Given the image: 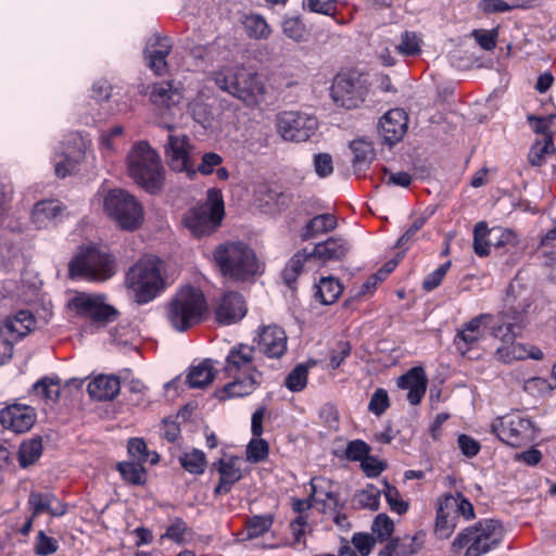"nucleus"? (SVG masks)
Segmentation results:
<instances>
[{"label":"nucleus","instance_id":"f257e3e1","mask_svg":"<svg viewBox=\"0 0 556 556\" xmlns=\"http://www.w3.org/2000/svg\"><path fill=\"white\" fill-rule=\"evenodd\" d=\"M255 348L237 343L229 350L224 365V374L230 379L215 391L220 401L243 397L252 394L262 383L263 374L254 365Z\"/></svg>","mask_w":556,"mask_h":556},{"label":"nucleus","instance_id":"f03ea898","mask_svg":"<svg viewBox=\"0 0 556 556\" xmlns=\"http://www.w3.org/2000/svg\"><path fill=\"white\" fill-rule=\"evenodd\" d=\"M213 263L220 275L233 282H250L260 273L255 252L241 241H226L213 251Z\"/></svg>","mask_w":556,"mask_h":556},{"label":"nucleus","instance_id":"7ed1b4c3","mask_svg":"<svg viewBox=\"0 0 556 556\" xmlns=\"http://www.w3.org/2000/svg\"><path fill=\"white\" fill-rule=\"evenodd\" d=\"M216 86L250 108L257 106L266 92L257 73L242 65H225L212 73Z\"/></svg>","mask_w":556,"mask_h":556},{"label":"nucleus","instance_id":"20e7f679","mask_svg":"<svg viewBox=\"0 0 556 556\" xmlns=\"http://www.w3.org/2000/svg\"><path fill=\"white\" fill-rule=\"evenodd\" d=\"M207 311L203 292L191 286L179 289L166 304L168 324L178 332H185L200 324Z\"/></svg>","mask_w":556,"mask_h":556},{"label":"nucleus","instance_id":"39448f33","mask_svg":"<svg viewBox=\"0 0 556 556\" xmlns=\"http://www.w3.org/2000/svg\"><path fill=\"white\" fill-rule=\"evenodd\" d=\"M162 262L153 255L140 257L126 273L125 286L134 293L138 304L153 301L164 289Z\"/></svg>","mask_w":556,"mask_h":556},{"label":"nucleus","instance_id":"423d86ee","mask_svg":"<svg viewBox=\"0 0 556 556\" xmlns=\"http://www.w3.org/2000/svg\"><path fill=\"white\" fill-rule=\"evenodd\" d=\"M529 304L507 305L501 313L500 323L493 327V336L502 340L496 349L495 357L503 363L525 359V345L516 343L515 339L525 326V318Z\"/></svg>","mask_w":556,"mask_h":556},{"label":"nucleus","instance_id":"0eeeda50","mask_svg":"<svg viewBox=\"0 0 556 556\" xmlns=\"http://www.w3.org/2000/svg\"><path fill=\"white\" fill-rule=\"evenodd\" d=\"M127 170L134 181L150 193L161 190L164 169L155 150L148 142L140 141L127 155Z\"/></svg>","mask_w":556,"mask_h":556},{"label":"nucleus","instance_id":"6e6552de","mask_svg":"<svg viewBox=\"0 0 556 556\" xmlns=\"http://www.w3.org/2000/svg\"><path fill=\"white\" fill-rule=\"evenodd\" d=\"M504 539L502 523L483 519L460 531L452 543L454 552L465 549L464 556H482L496 548Z\"/></svg>","mask_w":556,"mask_h":556},{"label":"nucleus","instance_id":"1a4fd4ad","mask_svg":"<svg viewBox=\"0 0 556 556\" xmlns=\"http://www.w3.org/2000/svg\"><path fill=\"white\" fill-rule=\"evenodd\" d=\"M116 260L112 254L89 245L81 247L68 264L72 278H84L89 281H106L116 274Z\"/></svg>","mask_w":556,"mask_h":556},{"label":"nucleus","instance_id":"9d476101","mask_svg":"<svg viewBox=\"0 0 556 556\" xmlns=\"http://www.w3.org/2000/svg\"><path fill=\"white\" fill-rule=\"evenodd\" d=\"M103 207L109 217L123 230L134 231L143 222L142 205L126 190H110L104 197Z\"/></svg>","mask_w":556,"mask_h":556},{"label":"nucleus","instance_id":"9b49d317","mask_svg":"<svg viewBox=\"0 0 556 556\" xmlns=\"http://www.w3.org/2000/svg\"><path fill=\"white\" fill-rule=\"evenodd\" d=\"M491 430L507 445L519 447L532 442L535 438L534 422L520 413H511L496 418Z\"/></svg>","mask_w":556,"mask_h":556},{"label":"nucleus","instance_id":"f8f14e48","mask_svg":"<svg viewBox=\"0 0 556 556\" xmlns=\"http://www.w3.org/2000/svg\"><path fill=\"white\" fill-rule=\"evenodd\" d=\"M367 93L366 78L356 73L338 74L330 88L333 102L346 110L358 108L365 101Z\"/></svg>","mask_w":556,"mask_h":556},{"label":"nucleus","instance_id":"ddd939ff","mask_svg":"<svg viewBox=\"0 0 556 556\" xmlns=\"http://www.w3.org/2000/svg\"><path fill=\"white\" fill-rule=\"evenodd\" d=\"M104 301L105 295L79 293L70 301L68 306L91 324L104 327L118 316V311Z\"/></svg>","mask_w":556,"mask_h":556},{"label":"nucleus","instance_id":"4468645a","mask_svg":"<svg viewBox=\"0 0 556 556\" xmlns=\"http://www.w3.org/2000/svg\"><path fill=\"white\" fill-rule=\"evenodd\" d=\"M276 125L283 140L303 142L316 132L318 121L314 115L304 112L285 111L277 115Z\"/></svg>","mask_w":556,"mask_h":556},{"label":"nucleus","instance_id":"2eb2a0df","mask_svg":"<svg viewBox=\"0 0 556 556\" xmlns=\"http://www.w3.org/2000/svg\"><path fill=\"white\" fill-rule=\"evenodd\" d=\"M224 217L223 201L205 203L190 208L184 216L182 223L194 237H203L213 233L220 225Z\"/></svg>","mask_w":556,"mask_h":556},{"label":"nucleus","instance_id":"dca6fc26","mask_svg":"<svg viewBox=\"0 0 556 556\" xmlns=\"http://www.w3.org/2000/svg\"><path fill=\"white\" fill-rule=\"evenodd\" d=\"M164 152L167 164L174 172L186 173L188 176L195 174L197 153L187 135L169 134L164 144Z\"/></svg>","mask_w":556,"mask_h":556},{"label":"nucleus","instance_id":"f3484780","mask_svg":"<svg viewBox=\"0 0 556 556\" xmlns=\"http://www.w3.org/2000/svg\"><path fill=\"white\" fill-rule=\"evenodd\" d=\"M255 349L267 358H281L288 350L286 331L277 325L261 327Z\"/></svg>","mask_w":556,"mask_h":556},{"label":"nucleus","instance_id":"a211bd4d","mask_svg":"<svg viewBox=\"0 0 556 556\" xmlns=\"http://www.w3.org/2000/svg\"><path fill=\"white\" fill-rule=\"evenodd\" d=\"M408 117L404 110H389L378 124V131L384 143L393 146L401 141L407 131Z\"/></svg>","mask_w":556,"mask_h":556},{"label":"nucleus","instance_id":"6ab92c4d","mask_svg":"<svg viewBox=\"0 0 556 556\" xmlns=\"http://www.w3.org/2000/svg\"><path fill=\"white\" fill-rule=\"evenodd\" d=\"M492 315L480 314L466 323L454 339L459 353L465 355L483 337L484 329L491 324Z\"/></svg>","mask_w":556,"mask_h":556},{"label":"nucleus","instance_id":"aec40b11","mask_svg":"<svg viewBox=\"0 0 556 556\" xmlns=\"http://www.w3.org/2000/svg\"><path fill=\"white\" fill-rule=\"evenodd\" d=\"M247 312L243 296L239 292L229 291L220 298L215 308V318L218 324L228 326L240 321Z\"/></svg>","mask_w":556,"mask_h":556},{"label":"nucleus","instance_id":"412c9836","mask_svg":"<svg viewBox=\"0 0 556 556\" xmlns=\"http://www.w3.org/2000/svg\"><path fill=\"white\" fill-rule=\"evenodd\" d=\"M35 421V410L27 405L13 404L0 410V424L16 433L28 431Z\"/></svg>","mask_w":556,"mask_h":556},{"label":"nucleus","instance_id":"4be33fe9","mask_svg":"<svg viewBox=\"0 0 556 556\" xmlns=\"http://www.w3.org/2000/svg\"><path fill=\"white\" fill-rule=\"evenodd\" d=\"M172 51L168 38L154 34L150 37L144 49V59L148 66L156 74L163 75L167 71L166 58Z\"/></svg>","mask_w":556,"mask_h":556},{"label":"nucleus","instance_id":"5701e85b","mask_svg":"<svg viewBox=\"0 0 556 556\" xmlns=\"http://www.w3.org/2000/svg\"><path fill=\"white\" fill-rule=\"evenodd\" d=\"M312 498L315 504L321 505V511L336 513L338 509L343 508L340 503L339 493L334 490V484L331 480L317 477L311 480Z\"/></svg>","mask_w":556,"mask_h":556},{"label":"nucleus","instance_id":"b1692460","mask_svg":"<svg viewBox=\"0 0 556 556\" xmlns=\"http://www.w3.org/2000/svg\"><path fill=\"white\" fill-rule=\"evenodd\" d=\"M68 143H73L75 147L73 149L67 148L63 154L64 159L61 161H55V174L58 177L65 178L71 175L76 164H78L84 157L87 150V142L79 134H74L70 137Z\"/></svg>","mask_w":556,"mask_h":556},{"label":"nucleus","instance_id":"393cba45","mask_svg":"<svg viewBox=\"0 0 556 556\" xmlns=\"http://www.w3.org/2000/svg\"><path fill=\"white\" fill-rule=\"evenodd\" d=\"M427 376L421 367H413L397 380V387L408 390L407 400L412 405L421 402L427 390Z\"/></svg>","mask_w":556,"mask_h":556},{"label":"nucleus","instance_id":"a878e982","mask_svg":"<svg viewBox=\"0 0 556 556\" xmlns=\"http://www.w3.org/2000/svg\"><path fill=\"white\" fill-rule=\"evenodd\" d=\"M150 100L161 113H166L180 103L182 93L172 81H161L152 86Z\"/></svg>","mask_w":556,"mask_h":556},{"label":"nucleus","instance_id":"bb28decb","mask_svg":"<svg viewBox=\"0 0 556 556\" xmlns=\"http://www.w3.org/2000/svg\"><path fill=\"white\" fill-rule=\"evenodd\" d=\"M65 206L59 200H42L35 204L31 222L38 229L48 228L60 220Z\"/></svg>","mask_w":556,"mask_h":556},{"label":"nucleus","instance_id":"cd10ccee","mask_svg":"<svg viewBox=\"0 0 556 556\" xmlns=\"http://www.w3.org/2000/svg\"><path fill=\"white\" fill-rule=\"evenodd\" d=\"M28 505L33 517L43 513H48L53 517H60L67 511L66 506L53 493L31 492L28 496Z\"/></svg>","mask_w":556,"mask_h":556},{"label":"nucleus","instance_id":"c85d7f7f","mask_svg":"<svg viewBox=\"0 0 556 556\" xmlns=\"http://www.w3.org/2000/svg\"><path fill=\"white\" fill-rule=\"evenodd\" d=\"M350 251L349 242L341 237H330L311 251L314 258L323 262L341 261Z\"/></svg>","mask_w":556,"mask_h":556},{"label":"nucleus","instance_id":"c756f323","mask_svg":"<svg viewBox=\"0 0 556 556\" xmlns=\"http://www.w3.org/2000/svg\"><path fill=\"white\" fill-rule=\"evenodd\" d=\"M424 534L405 535L390 540L378 556H412L422 546Z\"/></svg>","mask_w":556,"mask_h":556},{"label":"nucleus","instance_id":"7c9ffc66","mask_svg":"<svg viewBox=\"0 0 556 556\" xmlns=\"http://www.w3.org/2000/svg\"><path fill=\"white\" fill-rule=\"evenodd\" d=\"M121 383L115 376L100 375L88 383L87 391L97 401H112L117 396Z\"/></svg>","mask_w":556,"mask_h":556},{"label":"nucleus","instance_id":"2f4dec72","mask_svg":"<svg viewBox=\"0 0 556 556\" xmlns=\"http://www.w3.org/2000/svg\"><path fill=\"white\" fill-rule=\"evenodd\" d=\"M214 467L219 472V482L214 489V495L227 494L231 491L232 485L238 482L242 475L233 460L219 459L214 463Z\"/></svg>","mask_w":556,"mask_h":556},{"label":"nucleus","instance_id":"473e14b6","mask_svg":"<svg viewBox=\"0 0 556 556\" xmlns=\"http://www.w3.org/2000/svg\"><path fill=\"white\" fill-rule=\"evenodd\" d=\"M338 223L333 214H320L311 218L300 232L302 241L316 238L336 229Z\"/></svg>","mask_w":556,"mask_h":556},{"label":"nucleus","instance_id":"72a5a7b5","mask_svg":"<svg viewBox=\"0 0 556 556\" xmlns=\"http://www.w3.org/2000/svg\"><path fill=\"white\" fill-rule=\"evenodd\" d=\"M216 370L211 359H204L195 366L189 368L186 382L191 389H201L208 386L214 377Z\"/></svg>","mask_w":556,"mask_h":556},{"label":"nucleus","instance_id":"f704fd0d","mask_svg":"<svg viewBox=\"0 0 556 556\" xmlns=\"http://www.w3.org/2000/svg\"><path fill=\"white\" fill-rule=\"evenodd\" d=\"M457 525V518L450 507H444V500L440 498L437 509L434 532L440 539H447Z\"/></svg>","mask_w":556,"mask_h":556},{"label":"nucleus","instance_id":"c9c22d12","mask_svg":"<svg viewBox=\"0 0 556 556\" xmlns=\"http://www.w3.org/2000/svg\"><path fill=\"white\" fill-rule=\"evenodd\" d=\"M43 451L42 440L40 437L31 438L23 441L18 447L17 459L22 468L35 464L41 456Z\"/></svg>","mask_w":556,"mask_h":556},{"label":"nucleus","instance_id":"e433bc0d","mask_svg":"<svg viewBox=\"0 0 556 556\" xmlns=\"http://www.w3.org/2000/svg\"><path fill=\"white\" fill-rule=\"evenodd\" d=\"M34 395L39 400L55 403L60 396V379L45 376L33 384Z\"/></svg>","mask_w":556,"mask_h":556},{"label":"nucleus","instance_id":"4c0bfd02","mask_svg":"<svg viewBox=\"0 0 556 556\" xmlns=\"http://www.w3.org/2000/svg\"><path fill=\"white\" fill-rule=\"evenodd\" d=\"M315 296L324 305L334 303L341 295L343 288L340 281L333 277H324L316 286Z\"/></svg>","mask_w":556,"mask_h":556},{"label":"nucleus","instance_id":"58836bf2","mask_svg":"<svg viewBox=\"0 0 556 556\" xmlns=\"http://www.w3.org/2000/svg\"><path fill=\"white\" fill-rule=\"evenodd\" d=\"M242 23L247 35L252 39H267L271 34L270 26L261 14L245 15Z\"/></svg>","mask_w":556,"mask_h":556},{"label":"nucleus","instance_id":"ea45409f","mask_svg":"<svg viewBox=\"0 0 556 556\" xmlns=\"http://www.w3.org/2000/svg\"><path fill=\"white\" fill-rule=\"evenodd\" d=\"M142 464L139 462H122L116 465V469L125 482L132 485H143L147 482V470Z\"/></svg>","mask_w":556,"mask_h":556},{"label":"nucleus","instance_id":"a19ab883","mask_svg":"<svg viewBox=\"0 0 556 556\" xmlns=\"http://www.w3.org/2000/svg\"><path fill=\"white\" fill-rule=\"evenodd\" d=\"M351 150L354 154L352 163L355 170H365L375 157L374 148L364 140L352 141Z\"/></svg>","mask_w":556,"mask_h":556},{"label":"nucleus","instance_id":"79ce46f5","mask_svg":"<svg viewBox=\"0 0 556 556\" xmlns=\"http://www.w3.org/2000/svg\"><path fill=\"white\" fill-rule=\"evenodd\" d=\"M442 498L444 500V507H450V510H453L456 518L458 516L464 517L465 520L475 518L472 504L462 493L446 494Z\"/></svg>","mask_w":556,"mask_h":556},{"label":"nucleus","instance_id":"37998d69","mask_svg":"<svg viewBox=\"0 0 556 556\" xmlns=\"http://www.w3.org/2000/svg\"><path fill=\"white\" fill-rule=\"evenodd\" d=\"M180 466L191 475H201L206 468V456L203 451L193 448L179 456Z\"/></svg>","mask_w":556,"mask_h":556},{"label":"nucleus","instance_id":"c03bdc74","mask_svg":"<svg viewBox=\"0 0 556 556\" xmlns=\"http://www.w3.org/2000/svg\"><path fill=\"white\" fill-rule=\"evenodd\" d=\"M189 112L192 118L202 125L204 128H207L212 125L214 119V113L212 106L205 102L201 97L193 99L189 103Z\"/></svg>","mask_w":556,"mask_h":556},{"label":"nucleus","instance_id":"a18cd8bd","mask_svg":"<svg viewBox=\"0 0 556 556\" xmlns=\"http://www.w3.org/2000/svg\"><path fill=\"white\" fill-rule=\"evenodd\" d=\"M274 517L270 514L255 515L247 519V538L252 540L265 534L273 526Z\"/></svg>","mask_w":556,"mask_h":556},{"label":"nucleus","instance_id":"49530a36","mask_svg":"<svg viewBox=\"0 0 556 556\" xmlns=\"http://www.w3.org/2000/svg\"><path fill=\"white\" fill-rule=\"evenodd\" d=\"M283 35L292 41L300 43L307 38V30L304 23L298 16L286 17L281 23Z\"/></svg>","mask_w":556,"mask_h":556},{"label":"nucleus","instance_id":"de8ad7c7","mask_svg":"<svg viewBox=\"0 0 556 556\" xmlns=\"http://www.w3.org/2000/svg\"><path fill=\"white\" fill-rule=\"evenodd\" d=\"M555 151L553 139L551 136L543 137L536 141L530 149L528 160L533 166H541L545 162V156Z\"/></svg>","mask_w":556,"mask_h":556},{"label":"nucleus","instance_id":"09e8293b","mask_svg":"<svg viewBox=\"0 0 556 556\" xmlns=\"http://www.w3.org/2000/svg\"><path fill=\"white\" fill-rule=\"evenodd\" d=\"M421 38L415 31H404L396 51L404 56H416L421 52Z\"/></svg>","mask_w":556,"mask_h":556},{"label":"nucleus","instance_id":"8fccbe9b","mask_svg":"<svg viewBox=\"0 0 556 556\" xmlns=\"http://www.w3.org/2000/svg\"><path fill=\"white\" fill-rule=\"evenodd\" d=\"M308 367L304 364L296 365L286 377L285 386L291 392H300L307 384Z\"/></svg>","mask_w":556,"mask_h":556},{"label":"nucleus","instance_id":"3c124183","mask_svg":"<svg viewBox=\"0 0 556 556\" xmlns=\"http://www.w3.org/2000/svg\"><path fill=\"white\" fill-rule=\"evenodd\" d=\"M371 531L377 542H383L392 535L394 523L388 515L379 514L372 521Z\"/></svg>","mask_w":556,"mask_h":556},{"label":"nucleus","instance_id":"603ef678","mask_svg":"<svg viewBox=\"0 0 556 556\" xmlns=\"http://www.w3.org/2000/svg\"><path fill=\"white\" fill-rule=\"evenodd\" d=\"M490 230L485 222H480L473 229V250L479 256H486L490 253V242L488 241Z\"/></svg>","mask_w":556,"mask_h":556},{"label":"nucleus","instance_id":"864d4df0","mask_svg":"<svg viewBox=\"0 0 556 556\" xmlns=\"http://www.w3.org/2000/svg\"><path fill=\"white\" fill-rule=\"evenodd\" d=\"M431 214L432 212L428 214L424 213L416 217L408 229L399 238L396 247L407 250L410 243L415 240L417 232L424 227Z\"/></svg>","mask_w":556,"mask_h":556},{"label":"nucleus","instance_id":"5fc2aeb1","mask_svg":"<svg viewBox=\"0 0 556 556\" xmlns=\"http://www.w3.org/2000/svg\"><path fill=\"white\" fill-rule=\"evenodd\" d=\"M35 324L31 314L28 311H21L16 314L14 320H9L7 328L11 332H17L20 337L25 336L30 331Z\"/></svg>","mask_w":556,"mask_h":556},{"label":"nucleus","instance_id":"6e6d98bb","mask_svg":"<svg viewBox=\"0 0 556 556\" xmlns=\"http://www.w3.org/2000/svg\"><path fill=\"white\" fill-rule=\"evenodd\" d=\"M18 255L11 233L0 235V267H7Z\"/></svg>","mask_w":556,"mask_h":556},{"label":"nucleus","instance_id":"4d7b16f0","mask_svg":"<svg viewBox=\"0 0 556 556\" xmlns=\"http://www.w3.org/2000/svg\"><path fill=\"white\" fill-rule=\"evenodd\" d=\"M302 8L304 11L312 13L333 16L337 13L336 0H303Z\"/></svg>","mask_w":556,"mask_h":556},{"label":"nucleus","instance_id":"13d9d810","mask_svg":"<svg viewBox=\"0 0 556 556\" xmlns=\"http://www.w3.org/2000/svg\"><path fill=\"white\" fill-rule=\"evenodd\" d=\"M268 443L260 437H255L247 446V458L252 463H260L268 456Z\"/></svg>","mask_w":556,"mask_h":556},{"label":"nucleus","instance_id":"bf43d9fd","mask_svg":"<svg viewBox=\"0 0 556 556\" xmlns=\"http://www.w3.org/2000/svg\"><path fill=\"white\" fill-rule=\"evenodd\" d=\"M356 502L362 508L377 510L380 503V491L372 485H368L356 494Z\"/></svg>","mask_w":556,"mask_h":556},{"label":"nucleus","instance_id":"052dcab7","mask_svg":"<svg viewBox=\"0 0 556 556\" xmlns=\"http://www.w3.org/2000/svg\"><path fill=\"white\" fill-rule=\"evenodd\" d=\"M58 548L59 544L54 538L48 536L42 530L38 532L34 545V551L36 555L49 556L54 554L58 551Z\"/></svg>","mask_w":556,"mask_h":556},{"label":"nucleus","instance_id":"680f3d73","mask_svg":"<svg viewBox=\"0 0 556 556\" xmlns=\"http://www.w3.org/2000/svg\"><path fill=\"white\" fill-rule=\"evenodd\" d=\"M390 406L388 392L378 388L371 395L368 403V410L376 416H381Z\"/></svg>","mask_w":556,"mask_h":556},{"label":"nucleus","instance_id":"e2e57ef3","mask_svg":"<svg viewBox=\"0 0 556 556\" xmlns=\"http://www.w3.org/2000/svg\"><path fill=\"white\" fill-rule=\"evenodd\" d=\"M384 497L392 511L399 515L407 511L408 503L401 498L400 492L395 486L386 483Z\"/></svg>","mask_w":556,"mask_h":556},{"label":"nucleus","instance_id":"0e129e2a","mask_svg":"<svg viewBox=\"0 0 556 556\" xmlns=\"http://www.w3.org/2000/svg\"><path fill=\"white\" fill-rule=\"evenodd\" d=\"M370 453V446L363 440L350 441L344 455L349 460L362 462Z\"/></svg>","mask_w":556,"mask_h":556},{"label":"nucleus","instance_id":"69168bd1","mask_svg":"<svg viewBox=\"0 0 556 556\" xmlns=\"http://www.w3.org/2000/svg\"><path fill=\"white\" fill-rule=\"evenodd\" d=\"M490 236L493 238V245L500 247H515L518 243V236L510 229L494 228L490 230Z\"/></svg>","mask_w":556,"mask_h":556},{"label":"nucleus","instance_id":"338daca9","mask_svg":"<svg viewBox=\"0 0 556 556\" xmlns=\"http://www.w3.org/2000/svg\"><path fill=\"white\" fill-rule=\"evenodd\" d=\"M376 543V538L369 533L357 532L352 536V544L361 556H368Z\"/></svg>","mask_w":556,"mask_h":556},{"label":"nucleus","instance_id":"774afa93","mask_svg":"<svg viewBox=\"0 0 556 556\" xmlns=\"http://www.w3.org/2000/svg\"><path fill=\"white\" fill-rule=\"evenodd\" d=\"M471 36L485 51H492L496 47L497 29H473Z\"/></svg>","mask_w":556,"mask_h":556}]
</instances>
